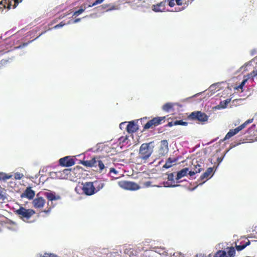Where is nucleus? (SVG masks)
I'll use <instances>...</instances> for the list:
<instances>
[{
    "mask_svg": "<svg viewBox=\"0 0 257 257\" xmlns=\"http://www.w3.org/2000/svg\"><path fill=\"white\" fill-rule=\"evenodd\" d=\"M101 160L100 157H94L91 160L88 161H81L80 164L85 167H94L96 171L102 172L105 168L104 163L105 158H103Z\"/></svg>",
    "mask_w": 257,
    "mask_h": 257,
    "instance_id": "obj_1",
    "label": "nucleus"
},
{
    "mask_svg": "<svg viewBox=\"0 0 257 257\" xmlns=\"http://www.w3.org/2000/svg\"><path fill=\"white\" fill-rule=\"evenodd\" d=\"M152 144L153 142L144 143L140 147L139 158L143 160L144 163L147 162V161L153 152L154 146H153Z\"/></svg>",
    "mask_w": 257,
    "mask_h": 257,
    "instance_id": "obj_2",
    "label": "nucleus"
},
{
    "mask_svg": "<svg viewBox=\"0 0 257 257\" xmlns=\"http://www.w3.org/2000/svg\"><path fill=\"white\" fill-rule=\"evenodd\" d=\"M15 212L20 218L27 223L33 222V221H31L29 220L36 213L35 211L33 209H27L22 206H21L18 209L16 210Z\"/></svg>",
    "mask_w": 257,
    "mask_h": 257,
    "instance_id": "obj_3",
    "label": "nucleus"
},
{
    "mask_svg": "<svg viewBox=\"0 0 257 257\" xmlns=\"http://www.w3.org/2000/svg\"><path fill=\"white\" fill-rule=\"evenodd\" d=\"M165 116H157L153 117L148 121L143 126V131L153 128L155 127L162 124L165 121Z\"/></svg>",
    "mask_w": 257,
    "mask_h": 257,
    "instance_id": "obj_4",
    "label": "nucleus"
},
{
    "mask_svg": "<svg viewBox=\"0 0 257 257\" xmlns=\"http://www.w3.org/2000/svg\"><path fill=\"white\" fill-rule=\"evenodd\" d=\"M190 120H197L202 123L206 122L208 119V116L204 112L200 111L192 112L189 116Z\"/></svg>",
    "mask_w": 257,
    "mask_h": 257,
    "instance_id": "obj_5",
    "label": "nucleus"
},
{
    "mask_svg": "<svg viewBox=\"0 0 257 257\" xmlns=\"http://www.w3.org/2000/svg\"><path fill=\"white\" fill-rule=\"evenodd\" d=\"M253 120V118L249 119L245 121L243 123L241 124L240 125L238 126V127H236L234 129L230 130L227 133V134L226 135L225 137L223 139L222 141H224L227 139H229L234 135L237 134L239 131L242 130V129L244 128L246 125L249 123H251L252 122Z\"/></svg>",
    "mask_w": 257,
    "mask_h": 257,
    "instance_id": "obj_6",
    "label": "nucleus"
},
{
    "mask_svg": "<svg viewBox=\"0 0 257 257\" xmlns=\"http://www.w3.org/2000/svg\"><path fill=\"white\" fill-rule=\"evenodd\" d=\"M22 1V0H2L0 2V10L2 11L5 9L10 10L12 6L13 9H15L17 7L19 3Z\"/></svg>",
    "mask_w": 257,
    "mask_h": 257,
    "instance_id": "obj_7",
    "label": "nucleus"
},
{
    "mask_svg": "<svg viewBox=\"0 0 257 257\" xmlns=\"http://www.w3.org/2000/svg\"><path fill=\"white\" fill-rule=\"evenodd\" d=\"M82 188L83 192L86 195H92L96 193L95 188L93 186V183L88 182L83 183Z\"/></svg>",
    "mask_w": 257,
    "mask_h": 257,
    "instance_id": "obj_8",
    "label": "nucleus"
},
{
    "mask_svg": "<svg viewBox=\"0 0 257 257\" xmlns=\"http://www.w3.org/2000/svg\"><path fill=\"white\" fill-rule=\"evenodd\" d=\"M119 186L126 190H137L140 188V186L137 183L126 181H122L119 182Z\"/></svg>",
    "mask_w": 257,
    "mask_h": 257,
    "instance_id": "obj_9",
    "label": "nucleus"
},
{
    "mask_svg": "<svg viewBox=\"0 0 257 257\" xmlns=\"http://www.w3.org/2000/svg\"><path fill=\"white\" fill-rule=\"evenodd\" d=\"M59 164L62 166L70 167L75 164V160L71 156H66L59 160Z\"/></svg>",
    "mask_w": 257,
    "mask_h": 257,
    "instance_id": "obj_10",
    "label": "nucleus"
},
{
    "mask_svg": "<svg viewBox=\"0 0 257 257\" xmlns=\"http://www.w3.org/2000/svg\"><path fill=\"white\" fill-rule=\"evenodd\" d=\"M168 143L166 140L161 141L160 146L158 150L160 156H164L168 152Z\"/></svg>",
    "mask_w": 257,
    "mask_h": 257,
    "instance_id": "obj_11",
    "label": "nucleus"
},
{
    "mask_svg": "<svg viewBox=\"0 0 257 257\" xmlns=\"http://www.w3.org/2000/svg\"><path fill=\"white\" fill-rule=\"evenodd\" d=\"M39 194L37 195V197L33 199L32 203L35 208H42L45 204V200L42 197H38Z\"/></svg>",
    "mask_w": 257,
    "mask_h": 257,
    "instance_id": "obj_12",
    "label": "nucleus"
},
{
    "mask_svg": "<svg viewBox=\"0 0 257 257\" xmlns=\"http://www.w3.org/2000/svg\"><path fill=\"white\" fill-rule=\"evenodd\" d=\"M35 195V192L33 190L31 187H27L24 192L21 194V197L22 198H26L29 200L33 199Z\"/></svg>",
    "mask_w": 257,
    "mask_h": 257,
    "instance_id": "obj_13",
    "label": "nucleus"
},
{
    "mask_svg": "<svg viewBox=\"0 0 257 257\" xmlns=\"http://www.w3.org/2000/svg\"><path fill=\"white\" fill-rule=\"evenodd\" d=\"M166 1L161 2L152 6V10L155 12L164 11L165 10Z\"/></svg>",
    "mask_w": 257,
    "mask_h": 257,
    "instance_id": "obj_14",
    "label": "nucleus"
},
{
    "mask_svg": "<svg viewBox=\"0 0 257 257\" xmlns=\"http://www.w3.org/2000/svg\"><path fill=\"white\" fill-rule=\"evenodd\" d=\"M138 130V125L134 121L128 122L126 126V131L128 133L132 134L136 132Z\"/></svg>",
    "mask_w": 257,
    "mask_h": 257,
    "instance_id": "obj_15",
    "label": "nucleus"
},
{
    "mask_svg": "<svg viewBox=\"0 0 257 257\" xmlns=\"http://www.w3.org/2000/svg\"><path fill=\"white\" fill-rule=\"evenodd\" d=\"M60 174V177L62 178H67L69 176H71L74 174V171L71 169H65L62 171H60L58 172Z\"/></svg>",
    "mask_w": 257,
    "mask_h": 257,
    "instance_id": "obj_16",
    "label": "nucleus"
},
{
    "mask_svg": "<svg viewBox=\"0 0 257 257\" xmlns=\"http://www.w3.org/2000/svg\"><path fill=\"white\" fill-rule=\"evenodd\" d=\"M213 168L212 167L208 168L206 171L200 176V179L203 180L204 179L207 180L210 175L213 173Z\"/></svg>",
    "mask_w": 257,
    "mask_h": 257,
    "instance_id": "obj_17",
    "label": "nucleus"
},
{
    "mask_svg": "<svg viewBox=\"0 0 257 257\" xmlns=\"http://www.w3.org/2000/svg\"><path fill=\"white\" fill-rule=\"evenodd\" d=\"M177 159L176 158H169L166 161L165 164L163 166V168L168 169L172 166L173 163H176Z\"/></svg>",
    "mask_w": 257,
    "mask_h": 257,
    "instance_id": "obj_18",
    "label": "nucleus"
},
{
    "mask_svg": "<svg viewBox=\"0 0 257 257\" xmlns=\"http://www.w3.org/2000/svg\"><path fill=\"white\" fill-rule=\"evenodd\" d=\"M189 171V169L187 168H184L182 169L181 171H179L177 173V177L176 178V180H178L182 178V177L187 175L188 172Z\"/></svg>",
    "mask_w": 257,
    "mask_h": 257,
    "instance_id": "obj_19",
    "label": "nucleus"
},
{
    "mask_svg": "<svg viewBox=\"0 0 257 257\" xmlns=\"http://www.w3.org/2000/svg\"><path fill=\"white\" fill-rule=\"evenodd\" d=\"M45 195L50 201L56 200L60 198L59 196H56L54 193L52 192H46Z\"/></svg>",
    "mask_w": 257,
    "mask_h": 257,
    "instance_id": "obj_20",
    "label": "nucleus"
},
{
    "mask_svg": "<svg viewBox=\"0 0 257 257\" xmlns=\"http://www.w3.org/2000/svg\"><path fill=\"white\" fill-rule=\"evenodd\" d=\"M93 186L95 188L96 193L104 187V184L100 181H94Z\"/></svg>",
    "mask_w": 257,
    "mask_h": 257,
    "instance_id": "obj_21",
    "label": "nucleus"
},
{
    "mask_svg": "<svg viewBox=\"0 0 257 257\" xmlns=\"http://www.w3.org/2000/svg\"><path fill=\"white\" fill-rule=\"evenodd\" d=\"M250 244V241L247 240L245 243L240 245H236L235 247L237 250L240 251L243 249L245 247Z\"/></svg>",
    "mask_w": 257,
    "mask_h": 257,
    "instance_id": "obj_22",
    "label": "nucleus"
},
{
    "mask_svg": "<svg viewBox=\"0 0 257 257\" xmlns=\"http://www.w3.org/2000/svg\"><path fill=\"white\" fill-rule=\"evenodd\" d=\"M127 139H128V137L126 136L120 137L118 139V142H119V144H121L122 146H124V145L127 144Z\"/></svg>",
    "mask_w": 257,
    "mask_h": 257,
    "instance_id": "obj_23",
    "label": "nucleus"
},
{
    "mask_svg": "<svg viewBox=\"0 0 257 257\" xmlns=\"http://www.w3.org/2000/svg\"><path fill=\"white\" fill-rule=\"evenodd\" d=\"M213 257H227L226 253L224 250H219L215 253Z\"/></svg>",
    "mask_w": 257,
    "mask_h": 257,
    "instance_id": "obj_24",
    "label": "nucleus"
},
{
    "mask_svg": "<svg viewBox=\"0 0 257 257\" xmlns=\"http://www.w3.org/2000/svg\"><path fill=\"white\" fill-rule=\"evenodd\" d=\"M173 104L171 103H167L163 106V109L167 112H169L172 108Z\"/></svg>",
    "mask_w": 257,
    "mask_h": 257,
    "instance_id": "obj_25",
    "label": "nucleus"
},
{
    "mask_svg": "<svg viewBox=\"0 0 257 257\" xmlns=\"http://www.w3.org/2000/svg\"><path fill=\"white\" fill-rule=\"evenodd\" d=\"M12 177V175H10L4 173H0V180H6L10 179Z\"/></svg>",
    "mask_w": 257,
    "mask_h": 257,
    "instance_id": "obj_26",
    "label": "nucleus"
},
{
    "mask_svg": "<svg viewBox=\"0 0 257 257\" xmlns=\"http://www.w3.org/2000/svg\"><path fill=\"white\" fill-rule=\"evenodd\" d=\"M227 253L229 257H234L235 254V250L234 248L233 247L229 248L227 251Z\"/></svg>",
    "mask_w": 257,
    "mask_h": 257,
    "instance_id": "obj_27",
    "label": "nucleus"
},
{
    "mask_svg": "<svg viewBox=\"0 0 257 257\" xmlns=\"http://www.w3.org/2000/svg\"><path fill=\"white\" fill-rule=\"evenodd\" d=\"M257 76V70H253L250 73L248 74L246 78H253L255 76Z\"/></svg>",
    "mask_w": 257,
    "mask_h": 257,
    "instance_id": "obj_28",
    "label": "nucleus"
},
{
    "mask_svg": "<svg viewBox=\"0 0 257 257\" xmlns=\"http://www.w3.org/2000/svg\"><path fill=\"white\" fill-rule=\"evenodd\" d=\"M4 188L0 186V202H3L6 199V197L4 195Z\"/></svg>",
    "mask_w": 257,
    "mask_h": 257,
    "instance_id": "obj_29",
    "label": "nucleus"
},
{
    "mask_svg": "<svg viewBox=\"0 0 257 257\" xmlns=\"http://www.w3.org/2000/svg\"><path fill=\"white\" fill-rule=\"evenodd\" d=\"M201 170V166H198V170H193V171H189L188 174L190 176H193L194 175H195L196 173L200 172Z\"/></svg>",
    "mask_w": 257,
    "mask_h": 257,
    "instance_id": "obj_30",
    "label": "nucleus"
},
{
    "mask_svg": "<svg viewBox=\"0 0 257 257\" xmlns=\"http://www.w3.org/2000/svg\"><path fill=\"white\" fill-rule=\"evenodd\" d=\"M247 80H248V78H246V76H244L243 80H242L241 83L239 84V85L238 86L237 88L242 89L243 87L246 83V82L247 81Z\"/></svg>",
    "mask_w": 257,
    "mask_h": 257,
    "instance_id": "obj_31",
    "label": "nucleus"
},
{
    "mask_svg": "<svg viewBox=\"0 0 257 257\" xmlns=\"http://www.w3.org/2000/svg\"><path fill=\"white\" fill-rule=\"evenodd\" d=\"M174 124L175 125H186L187 124V122L185 121H183V120H176L174 122Z\"/></svg>",
    "mask_w": 257,
    "mask_h": 257,
    "instance_id": "obj_32",
    "label": "nucleus"
},
{
    "mask_svg": "<svg viewBox=\"0 0 257 257\" xmlns=\"http://www.w3.org/2000/svg\"><path fill=\"white\" fill-rule=\"evenodd\" d=\"M103 1L104 0H96V1H95V2H94L91 4L89 5L88 6V7H92L96 6L98 4H100L102 3L103 2Z\"/></svg>",
    "mask_w": 257,
    "mask_h": 257,
    "instance_id": "obj_33",
    "label": "nucleus"
},
{
    "mask_svg": "<svg viewBox=\"0 0 257 257\" xmlns=\"http://www.w3.org/2000/svg\"><path fill=\"white\" fill-rule=\"evenodd\" d=\"M103 1L104 0H96V1H95V2H94L91 4L89 5L88 6V7H92L96 6L98 4H100L102 3L103 2Z\"/></svg>",
    "mask_w": 257,
    "mask_h": 257,
    "instance_id": "obj_34",
    "label": "nucleus"
},
{
    "mask_svg": "<svg viewBox=\"0 0 257 257\" xmlns=\"http://www.w3.org/2000/svg\"><path fill=\"white\" fill-rule=\"evenodd\" d=\"M85 8H86L85 7H84V9L81 8L79 10H78V11H75L73 14V16H77L79 15L80 14L82 13L83 12H84Z\"/></svg>",
    "mask_w": 257,
    "mask_h": 257,
    "instance_id": "obj_35",
    "label": "nucleus"
},
{
    "mask_svg": "<svg viewBox=\"0 0 257 257\" xmlns=\"http://www.w3.org/2000/svg\"><path fill=\"white\" fill-rule=\"evenodd\" d=\"M40 257H57V256L53 253H45L43 255H41Z\"/></svg>",
    "mask_w": 257,
    "mask_h": 257,
    "instance_id": "obj_36",
    "label": "nucleus"
},
{
    "mask_svg": "<svg viewBox=\"0 0 257 257\" xmlns=\"http://www.w3.org/2000/svg\"><path fill=\"white\" fill-rule=\"evenodd\" d=\"M23 177V175L20 173H16L15 174V178L17 180H20Z\"/></svg>",
    "mask_w": 257,
    "mask_h": 257,
    "instance_id": "obj_37",
    "label": "nucleus"
},
{
    "mask_svg": "<svg viewBox=\"0 0 257 257\" xmlns=\"http://www.w3.org/2000/svg\"><path fill=\"white\" fill-rule=\"evenodd\" d=\"M174 176L173 173H170V174H168V180L169 181L173 182L174 183L175 181H174Z\"/></svg>",
    "mask_w": 257,
    "mask_h": 257,
    "instance_id": "obj_38",
    "label": "nucleus"
},
{
    "mask_svg": "<svg viewBox=\"0 0 257 257\" xmlns=\"http://www.w3.org/2000/svg\"><path fill=\"white\" fill-rule=\"evenodd\" d=\"M169 3L168 5L170 7H173L175 5L174 0H168Z\"/></svg>",
    "mask_w": 257,
    "mask_h": 257,
    "instance_id": "obj_39",
    "label": "nucleus"
},
{
    "mask_svg": "<svg viewBox=\"0 0 257 257\" xmlns=\"http://www.w3.org/2000/svg\"><path fill=\"white\" fill-rule=\"evenodd\" d=\"M65 25V23H63L62 22H61L60 23H59V24L56 25L54 26V28L55 29H57V28H59L62 26H63L64 25Z\"/></svg>",
    "mask_w": 257,
    "mask_h": 257,
    "instance_id": "obj_40",
    "label": "nucleus"
},
{
    "mask_svg": "<svg viewBox=\"0 0 257 257\" xmlns=\"http://www.w3.org/2000/svg\"><path fill=\"white\" fill-rule=\"evenodd\" d=\"M183 0H176V2L177 5L182 6L184 4L183 2Z\"/></svg>",
    "mask_w": 257,
    "mask_h": 257,
    "instance_id": "obj_41",
    "label": "nucleus"
},
{
    "mask_svg": "<svg viewBox=\"0 0 257 257\" xmlns=\"http://www.w3.org/2000/svg\"><path fill=\"white\" fill-rule=\"evenodd\" d=\"M183 2L184 4L183 5H186L185 7H187L188 6V5L191 3V2H190L189 0H183Z\"/></svg>",
    "mask_w": 257,
    "mask_h": 257,
    "instance_id": "obj_42",
    "label": "nucleus"
},
{
    "mask_svg": "<svg viewBox=\"0 0 257 257\" xmlns=\"http://www.w3.org/2000/svg\"><path fill=\"white\" fill-rule=\"evenodd\" d=\"M256 127V125L255 124H253L252 125V126L248 130V131L249 132V133H250L251 132H252V130L253 129H254Z\"/></svg>",
    "mask_w": 257,
    "mask_h": 257,
    "instance_id": "obj_43",
    "label": "nucleus"
},
{
    "mask_svg": "<svg viewBox=\"0 0 257 257\" xmlns=\"http://www.w3.org/2000/svg\"><path fill=\"white\" fill-rule=\"evenodd\" d=\"M110 173H113L114 174H116L117 172L114 168H111L110 169Z\"/></svg>",
    "mask_w": 257,
    "mask_h": 257,
    "instance_id": "obj_44",
    "label": "nucleus"
},
{
    "mask_svg": "<svg viewBox=\"0 0 257 257\" xmlns=\"http://www.w3.org/2000/svg\"><path fill=\"white\" fill-rule=\"evenodd\" d=\"M174 122H169L167 124V126H170V127H171L173 125H174Z\"/></svg>",
    "mask_w": 257,
    "mask_h": 257,
    "instance_id": "obj_45",
    "label": "nucleus"
},
{
    "mask_svg": "<svg viewBox=\"0 0 257 257\" xmlns=\"http://www.w3.org/2000/svg\"><path fill=\"white\" fill-rule=\"evenodd\" d=\"M230 101V100L229 99H226L225 100V103H224V106H223V107H225V105L228 103H229Z\"/></svg>",
    "mask_w": 257,
    "mask_h": 257,
    "instance_id": "obj_46",
    "label": "nucleus"
},
{
    "mask_svg": "<svg viewBox=\"0 0 257 257\" xmlns=\"http://www.w3.org/2000/svg\"><path fill=\"white\" fill-rule=\"evenodd\" d=\"M198 166H200V165L198 164L197 165H194V170H198Z\"/></svg>",
    "mask_w": 257,
    "mask_h": 257,
    "instance_id": "obj_47",
    "label": "nucleus"
},
{
    "mask_svg": "<svg viewBox=\"0 0 257 257\" xmlns=\"http://www.w3.org/2000/svg\"><path fill=\"white\" fill-rule=\"evenodd\" d=\"M80 20V19H77L74 21V23H77Z\"/></svg>",
    "mask_w": 257,
    "mask_h": 257,
    "instance_id": "obj_48",
    "label": "nucleus"
},
{
    "mask_svg": "<svg viewBox=\"0 0 257 257\" xmlns=\"http://www.w3.org/2000/svg\"><path fill=\"white\" fill-rule=\"evenodd\" d=\"M125 123V122H121L120 124V127H121L122 125L124 124Z\"/></svg>",
    "mask_w": 257,
    "mask_h": 257,
    "instance_id": "obj_49",
    "label": "nucleus"
},
{
    "mask_svg": "<svg viewBox=\"0 0 257 257\" xmlns=\"http://www.w3.org/2000/svg\"><path fill=\"white\" fill-rule=\"evenodd\" d=\"M44 212L47 213H48L49 212V210H44Z\"/></svg>",
    "mask_w": 257,
    "mask_h": 257,
    "instance_id": "obj_50",
    "label": "nucleus"
},
{
    "mask_svg": "<svg viewBox=\"0 0 257 257\" xmlns=\"http://www.w3.org/2000/svg\"><path fill=\"white\" fill-rule=\"evenodd\" d=\"M177 186V185H173V186H173V187H175V186Z\"/></svg>",
    "mask_w": 257,
    "mask_h": 257,
    "instance_id": "obj_51",
    "label": "nucleus"
}]
</instances>
